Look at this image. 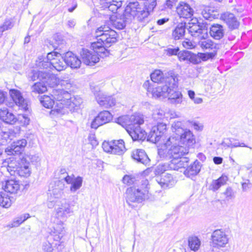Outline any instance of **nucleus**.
<instances>
[{
  "label": "nucleus",
  "mask_w": 252,
  "mask_h": 252,
  "mask_svg": "<svg viewBox=\"0 0 252 252\" xmlns=\"http://www.w3.org/2000/svg\"><path fill=\"white\" fill-rule=\"evenodd\" d=\"M117 123L126 127L133 141H143L146 139L147 133L140 126L144 123L143 118L140 115L134 114L131 116H122L117 119Z\"/></svg>",
  "instance_id": "f257e3e1"
},
{
  "label": "nucleus",
  "mask_w": 252,
  "mask_h": 252,
  "mask_svg": "<svg viewBox=\"0 0 252 252\" xmlns=\"http://www.w3.org/2000/svg\"><path fill=\"white\" fill-rule=\"evenodd\" d=\"M96 42L92 43L91 47L98 49L102 58L109 55L107 48L117 41L118 34L116 31L105 26L98 28L95 32Z\"/></svg>",
  "instance_id": "f03ea898"
},
{
  "label": "nucleus",
  "mask_w": 252,
  "mask_h": 252,
  "mask_svg": "<svg viewBox=\"0 0 252 252\" xmlns=\"http://www.w3.org/2000/svg\"><path fill=\"white\" fill-rule=\"evenodd\" d=\"M172 129L175 136H173L175 139L176 146L187 149L188 154L189 149L193 148L196 143L195 137L192 132L189 129L185 128L182 123L175 121L172 124Z\"/></svg>",
  "instance_id": "7ed1b4c3"
},
{
  "label": "nucleus",
  "mask_w": 252,
  "mask_h": 252,
  "mask_svg": "<svg viewBox=\"0 0 252 252\" xmlns=\"http://www.w3.org/2000/svg\"><path fill=\"white\" fill-rule=\"evenodd\" d=\"M141 189H135L134 187L128 188L126 191V203L131 206V203H141L145 199L149 198L148 191V181L142 180Z\"/></svg>",
  "instance_id": "20e7f679"
},
{
  "label": "nucleus",
  "mask_w": 252,
  "mask_h": 252,
  "mask_svg": "<svg viewBox=\"0 0 252 252\" xmlns=\"http://www.w3.org/2000/svg\"><path fill=\"white\" fill-rule=\"evenodd\" d=\"M173 137H170L164 144L166 149H158V155L160 158L171 159L172 157L179 158L188 152L187 149L176 146V141Z\"/></svg>",
  "instance_id": "39448f33"
},
{
  "label": "nucleus",
  "mask_w": 252,
  "mask_h": 252,
  "mask_svg": "<svg viewBox=\"0 0 252 252\" xmlns=\"http://www.w3.org/2000/svg\"><path fill=\"white\" fill-rule=\"evenodd\" d=\"M52 96L55 100L56 105L54 110L58 113L63 114L65 113L64 108L68 103L70 98V94L68 91L62 89L55 90L53 91Z\"/></svg>",
  "instance_id": "423d86ee"
},
{
  "label": "nucleus",
  "mask_w": 252,
  "mask_h": 252,
  "mask_svg": "<svg viewBox=\"0 0 252 252\" xmlns=\"http://www.w3.org/2000/svg\"><path fill=\"white\" fill-rule=\"evenodd\" d=\"M166 82L168 83V95L171 102L175 104H180L183 101L182 94L179 91H176L174 89L177 87L178 76H171L166 79Z\"/></svg>",
  "instance_id": "0eeeda50"
},
{
  "label": "nucleus",
  "mask_w": 252,
  "mask_h": 252,
  "mask_svg": "<svg viewBox=\"0 0 252 252\" xmlns=\"http://www.w3.org/2000/svg\"><path fill=\"white\" fill-rule=\"evenodd\" d=\"M82 62L89 66L95 65L99 61L100 52L98 49L92 48V49L82 48L80 52Z\"/></svg>",
  "instance_id": "6e6552de"
},
{
  "label": "nucleus",
  "mask_w": 252,
  "mask_h": 252,
  "mask_svg": "<svg viewBox=\"0 0 252 252\" xmlns=\"http://www.w3.org/2000/svg\"><path fill=\"white\" fill-rule=\"evenodd\" d=\"M102 148L107 153L118 155H122L126 150L123 139L105 141L102 144Z\"/></svg>",
  "instance_id": "1a4fd4ad"
},
{
  "label": "nucleus",
  "mask_w": 252,
  "mask_h": 252,
  "mask_svg": "<svg viewBox=\"0 0 252 252\" xmlns=\"http://www.w3.org/2000/svg\"><path fill=\"white\" fill-rule=\"evenodd\" d=\"M166 131V125L163 123H158L157 126L152 127L147 136V140L153 143H156L165 135Z\"/></svg>",
  "instance_id": "9d476101"
},
{
  "label": "nucleus",
  "mask_w": 252,
  "mask_h": 252,
  "mask_svg": "<svg viewBox=\"0 0 252 252\" xmlns=\"http://www.w3.org/2000/svg\"><path fill=\"white\" fill-rule=\"evenodd\" d=\"M127 12H124L122 14H117L110 17V23L112 27L118 30L124 29L127 24L131 22Z\"/></svg>",
  "instance_id": "9b49d317"
},
{
  "label": "nucleus",
  "mask_w": 252,
  "mask_h": 252,
  "mask_svg": "<svg viewBox=\"0 0 252 252\" xmlns=\"http://www.w3.org/2000/svg\"><path fill=\"white\" fill-rule=\"evenodd\" d=\"M9 95L13 102H9L7 104L8 107H13L14 103H15L25 111L28 110V107L27 101L24 98L20 91L14 89H10L9 90Z\"/></svg>",
  "instance_id": "f8f14e48"
},
{
  "label": "nucleus",
  "mask_w": 252,
  "mask_h": 252,
  "mask_svg": "<svg viewBox=\"0 0 252 252\" xmlns=\"http://www.w3.org/2000/svg\"><path fill=\"white\" fill-rule=\"evenodd\" d=\"M28 77L29 81L43 80L51 85L54 84L51 83V81L55 80V82H56V76L51 75L50 73L46 71L32 70L29 73Z\"/></svg>",
  "instance_id": "ddd939ff"
},
{
  "label": "nucleus",
  "mask_w": 252,
  "mask_h": 252,
  "mask_svg": "<svg viewBox=\"0 0 252 252\" xmlns=\"http://www.w3.org/2000/svg\"><path fill=\"white\" fill-rule=\"evenodd\" d=\"M211 237L213 245L215 247H224L228 242L227 236L220 229L215 230L212 233Z\"/></svg>",
  "instance_id": "4468645a"
},
{
  "label": "nucleus",
  "mask_w": 252,
  "mask_h": 252,
  "mask_svg": "<svg viewBox=\"0 0 252 252\" xmlns=\"http://www.w3.org/2000/svg\"><path fill=\"white\" fill-rule=\"evenodd\" d=\"M112 119V116L109 111L106 110L101 111L92 122L91 127L96 129L99 126L109 123Z\"/></svg>",
  "instance_id": "2eb2a0df"
},
{
  "label": "nucleus",
  "mask_w": 252,
  "mask_h": 252,
  "mask_svg": "<svg viewBox=\"0 0 252 252\" xmlns=\"http://www.w3.org/2000/svg\"><path fill=\"white\" fill-rule=\"evenodd\" d=\"M171 76H177L173 71H170L167 74H163L160 70H156L151 74V79L153 82L159 83L160 85H168L166 79Z\"/></svg>",
  "instance_id": "dca6fc26"
},
{
  "label": "nucleus",
  "mask_w": 252,
  "mask_h": 252,
  "mask_svg": "<svg viewBox=\"0 0 252 252\" xmlns=\"http://www.w3.org/2000/svg\"><path fill=\"white\" fill-rule=\"evenodd\" d=\"M176 11L180 18H190L193 14L194 10L191 6L184 1H180L176 7Z\"/></svg>",
  "instance_id": "f3484780"
},
{
  "label": "nucleus",
  "mask_w": 252,
  "mask_h": 252,
  "mask_svg": "<svg viewBox=\"0 0 252 252\" xmlns=\"http://www.w3.org/2000/svg\"><path fill=\"white\" fill-rule=\"evenodd\" d=\"M220 19L227 25L230 30L237 29L239 27L240 23L233 13H224L221 15Z\"/></svg>",
  "instance_id": "a211bd4d"
},
{
  "label": "nucleus",
  "mask_w": 252,
  "mask_h": 252,
  "mask_svg": "<svg viewBox=\"0 0 252 252\" xmlns=\"http://www.w3.org/2000/svg\"><path fill=\"white\" fill-rule=\"evenodd\" d=\"M131 158L138 163L143 164L145 165H149L150 159L145 151L143 149H135L131 154Z\"/></svg>",
  "instance_id": "6ab92c4d"
},
{
  "label": "nucleus",
  "mask_w": 252,
  "mask_h": 252,
  "mask_svg": "<svg viewBox=\"0 0 252 252\" xmlns=\"http://www.w3.org/2000/svg\"><path fill=\"white\" fill-rule=\"evenodd\" d=\"M189 24L188 30L192 36H198L203 33L204 32H206V25L198 22L196 19H192V22L189 23Z\"/></svg>",
  "instance_id": "aec40b11"
},
{
  "label": "nucleus",
  "mask_w": 252,
  "mask_h": 252,
  "mask_svg": "<svg viewBox=\"0 0 252 252\" xmlns=\"http://www.w3.org/2000/svg\"><path fill=\"white\" fill-rule=\"evenodd\" d=\"M64 61L67 65L74 69L80 68L82 62L76 55L70 51L64 54Z\"/></svg>",
  "instance_id": "412c9836"
},
{
  "label": "nucleus",
  "mask_w": 252,
  "mask_h": 252,
  "mask_svg": "<svg viewBox=\"0 0 252 252\" xmlns=\"http://www.w3.org/2000/svg\"><path fill=\"white\" fill-rule=\"evenodd\" d=\"M201 166V163L196 160L192 164L187 166L186 169L184 171V174L186 177L193 179L200 171Z\"/></svg>",
  "instance_id": "4be33fe9"
},
{
  "label": "nucleus",
  "mask_w": 252,
  "mask_h": 252,
  "mask_svg": "<svg viewBox=\"0 0 252 252\" xmlns=\"http://www.w3.org/2000/svg\"><path fill=\"white\" fill-rule=\"evenodd\" d=\"M101 5L104 9L115 13L121 7L122 1L120 0H101Z\"/></svg>",
  "instance_id": "5701e85b"
},
{
  "label": "nucleus",
  "mask_w": 252,
  "mask_h": 252,
  "mask_svg": "<svg viewBox=\"0 0 252 252\" xmlns=\"http://www.w3.org/2000/svg\"><path fill=\"white\" fill-rule=\"evenodd\" d=\"M209 33L214 39L220 40L224 35V28L221 25L214 24L210 27Z\"/></svg>",
  "instance_id": "b1692460"
},
{
  "label": "nucleus",
  "mask_w": 252,
  "mask_h": 252,
  "mask_svg": "<svg viewBox=\"0 0 252 252\" xmlns=\"http://www.w3.org/2000/svg\"><path fill=\"white\" fill-rule=\"evenodd\" d=\"M51 83L54 84L53 85H50L49 83H47V82L44 81L43 80L36 82L32 86V92L38 94H42L45 92L47 90V86L53 87L57 84V78L56 77V82H55V80H52L51 81Z\"/></svg>",
  "instance_id": "393cba45"
},
{
  "label": "nucleus",
  "mask_w": 252,
  "mask_h": 252,
  "mask_svg": "<svg viewBox=\"0 0 252 252\" xmlns=\"http://www.w3.org/2000/svg\"><path fill=\"white\" fill-rule=\"evenodd\" d=\"M24 151V149L20 148L12 143L10 146L5 149V153L8 155L14 156L13 158L15 159L18 158L17 161L19 162V160L21 161L22 157H24L23 153Z\"/></svg>",
  "instance_id": "a878e982"
},
{
  "label": "nucleus",
  "mask_w": 252,
  "mask_h": 252,
  "mask_svg": "<svg viewBox=\"0 0 252 252\" xmlns=\"http://www.w3.org/2000/svg\"><path fill=\"white\" fill-rule=\"evenodd\" d=\"M2 188L5 191L10 193H17L20 190V185L18 181L15 180H9L6 181Z\"/></svg>",
  "instance_id": "bb28decb"
},
{
  "label": "nucleus",
  "mask_w": 252,
  "mask_h": 252,
  "mask_svg": "<svg viewBox=\"0 0 252 252\" xmlns=\"http://www.w3.org/2000/svg\"><path fill=\"white\" fill-rule=\"evenodd\" d=\"M0 118L5 123L14 125L17 121L16 117L7 108L0 110Z\"/></svg>",
  "instance_id": "cd10ccee"
},
{
  "label": "nucleus",
  "mask_w": 252,
  "mask_h": 252,
  "mask_svg": "<svg viewBox=\"0 0 252 252\" xmlns=\"http://www.w3.org/2000/svg\"><path fill=\"white\" fill-rule=\"evenodd\" d=\"M168 89L167 85H160L159 86L152 88L150 94L152 95V97L155 98H165L168 95Z\"/></svg>",
  "instance_id": "c85d7f7f"
},
{
  "label": "nucleus",
  "mask_w": 252,
  "mask_h": 252,
  "mask_svg": "<svg viewBox=\"0 0 252 252\" xmlns=\"http://www.w3.org/2000/svg\"><path fill=\"white\" fill-rule=\"evenodd\" d=\"M198 44L202 49L212 50V52H214L216 54L217 50L220 48V45L214 42L209 39H205L200 41Z\"/></svg>",
  "instance_id": "c756f323"
},
{
  "label": "nucleus",
  "mask_w": 252,
  "mask_h": 252,
  "mask_svg": "<svg viewBox=\"0 0 252 252\" xmlns=\"http://www.w3.org/2000/svg\"><path fill=\"white\" fill-rule=\"evenodd\" d=\"M142 7L140 5L139 3L136 1L134 2H129L126 6L124 12H127L129 15V17H130L131 20L132 17H134L136 13Z\"/></svg>",
  "instance_id": "7c9ffc66"
},
{
  "label": "nucleus",
  "mask_w": 252,
  "mask_h": 252,
  "mask_svg": "<svg viewBox=\"0 0 252 252\" xmlns=\"http://www.w3.org/2000/svg\"><path fill=\"white\" fill-rule=\"evenodd\" d=\"M186 29V23H180L173 31L172 36L175 40H179L183 37Z\"/></svg>",
  "instance_id": "2f4dec72"
},
{
  "label": "nucleus",
  "mask_w": 252,
  "mask_h": 252,
  "mask_svg": "<svg viewBox=\"0 0 252 252\" xmlns=\"http://www.w3.org/2000/svg\"><path fill=\"white\" fill-rule=\"evenodd\" d=\"M51 64L52 69L55 68L59 71L64 70L66 65L64 61V56L62 57L61 54L57 56L56 60H53V63Z\"/></svg>",
  "instance_id": "473e14b6"
},
{
  "label": "nucleus",
  "mask_w": 252,
  "mask_h": 252,
  "mask_svg": "<svg viewBox=\"0 0 252 252\" xmlns=\"http://www.w3.org/2000/svg\"><path fill=\"white\" fill-rule=\"evenodd\" d=\"M73 212L70 209L69 204L65 203L62 204L61 207L57 210V215L58 218H64L67 217V215Z\"/></svg>",
  "instance_id": "72a5a7b5"
},
{
  "label": "nucleus",
  "mask_w": 252,
  "mask_h": 252,
  "mask_svg": "<svg viewBox=\"0 0 252 252\" xmlns=\"http://www.w3.org/2000/svg\"><path fill=\"white\" fill-rule=\"evenodd\" d=\"M227 181L226 176H221L217 180H213L209 186V189L214 191L218 190L220 187L225 185Z\"/></svg>",
  "instance_id": "f704fd0d"
},
{
  "label": "nucleus",
  "mask_w": 252,
  "mask_h": 252,
  "mask_svg": "<svg viewBox=\"0 0 252 252\" xmlns=\"http://www.w3.org/2000/svg\"><path fill=\"white\" fill-rule=\"evenodd\" d=\"M65 41L63 39L62 36L59 34H56L54 35L53 40L52 41L51 45L55 49H60L63 47L65 45Z\"/></svg>",
  "instance_id": "c9c22d12"
},
{
  "label": "nucleus",
  "mask_w": 252,
  "mask_h": 252,
  "mask_svg": "<svg viewBox=\"0 0 252 252\" xmlns=\"http://www.w3.org/2000/svg\"><path fill=\"white\" fill-rule=\"evenodd\" d=\"M158 182L163 188H170L174 183L173 177L171 174L164 175L161 177Z\"/></svg>",
  "instance_id": "e433bc0d"
},
{
  "label": "nucleus",
  "mask_w": 252,
  "mask_h": 252,
  "mask_svg": "<svg viewBox=\"0 0 252 252\" xmlns=\"http://www.w3.org/2000/svg\"><path fill=\"white\" fill-rule=\"evenodd\" d=\"M151 12L147 8L142 7L135 17H136L137 20L140 22H147L148 21V17Z\"/></svg>",
  "instance_id": "4c0bfd02"
},
{
  "label": "nucleus",
  "mask_w": 252,
  "mask_h": 252,
  "mask_svg": "<svg viewBox=\"0 0 252 252\" xmlns=\"http://www.w3.org/2000/svg\"><path fill=\"white\" fill-rule=\"evenodd\" d=\"M201 244V242L198 238L195 236H191L189 237L188 245L192 251H197Z\"/></svg>",
  "instance_id": "58836bf2"
},
{
  "label": "nucleus",
  "mask_w": 252,
  "mask_h": 252,
  "mask_svg": "<svg viewBox=\"0 0 252 252\" xmlns=\"http://www.w3.org/2000/svg\"><path fill=\"white\" fill-rule=\"evenodd\" d=\"M39 100L42 106L46 108H52L54 105H56L55 101L48 95L41 96Z\"/></svg>",
  "instance_id": "ea45409f"
},
{
  "label": "nucleus",
  "mask_w": 252,
  "mask_h": 252,
  "mask_svg": "<svg viewBox=\"0 0 252 252\" xmlns=\"http://www.w3.org/2000/svg\"><path fill=\"white\" fill-rule=\"evenodd\" d=\"M22 164L23 165L16 169L17 173L21 177H28L30 176L31 175V170L29 164L25 163Z\"/></svg>",
  "instance_id": "a19ab883"
},
{
  "label": "nucleus",
  "mask_w": 252,
  "mask_h": 252,
  "mask_svg": "<svg viewBox=\"0 0 252 252\" xmlns=\"http://www.w3.org/2000/svg\"><path fill=\"white\" fill-rule=\"evenodd\" d=\"M11 205V200L6 192H0V205L2 207L8 208Z\"/></svg>",
  "instance_id": "79ce46f5"
},
{
  "label": "nucleus",
  "mask_w": 252,
  "mask_h": 252,
  "mask_svg": "<svg viewBox=\"0 0 252 252\" xmlns=\"http://www.w3.org/2000/svg\"><path fill=\"white\" fill-rule=\"evenodd\" d=\"M15 134L13 130L9 129L6 131H1L0 133V138L3 140V143H6L12 140Z\"/></svg>",
  "instance_id": "37998d69"
},
{
  "label": "nucleus",
  "mask_w": 252,
  "mask_h": 252,
  "mask_svg": "<svg viewBox=\"0 0 252 252\" xmlns=\"http://www.w3.org/2000/svg\"><path fill=\"white\" fill-rule=\"evenodd\" d=\"M171 159L168 164L169 168L170 169L178 170L179 168L185 167L183 163H181L179 158L172 157Z\"/></svg>",
  "instance_id": "c03bdc74"
},
{
  "label": "nucleus",
  "mask_w": 252,
  "mask_h": 252,
  "mask_svg": "<svg viewBox=\"0 0 252 252\" xmlns=\"http://www.w3.org/2000/svg\"><path fill=\"white\" fill-rule=\"evenodd\" d=\"M116 100L112 96H108L105 97V100H100L98 99V104L104 108H107L115 105Z\"/></svg>",
  "instance_id": "a18cd8bd"
},
{
  "label": "nucleus",
  "mask_w": 252,
  "mask_h": 252,
  "mask_svg": "<svg viewBox=\"0 0 252 252\" xmlns=\"http://www.w3.org/2000/svg\"><path fill=\"white\" fill-rule=\"evenodd\" d=\"M83 178L80 176L76 177L71 184L70 190L72 192H75L79 189L82 185Z\"/></svg>",
  "instance_id": "49530a36"
},
{
  "label": "nucleus",
  "mask_w": 252,
  "mask_h": 252,
  "mask_svg": "<svg viewBox=\"0 0 252 252\" xmlns=\"http://www.w3.org/2000/svg\"><path fill=\"white\" fill-rule=\"evenodd\" d=\"M179 50L180 48L178 47H175L172 45H169L164 49L163 53L166 56L169 57L172 56H177Z\"/></svg>",
  "instance_id": "de8ad7c7"
},
{
  "label": "nucleus",
  "mask_w": 252,
  "mask_h": 252,
  "mask_svg": "<svg viewBox=\"0 0 252 252\" xmlns=\"http://www.w3.org/2000/svg\"><path fill=\"white\" fill-rule=\"evenodd\" d=\"M39 157L36 155H27L26 156H24L22 157V158H21V163H27L29 164L30 162H37L39 161Z\"/></svg>",
  "instance_id": "09e8293b"
},
{
  "label": "nucleus",
  "mask_w": 252,
  "mask_h": 252,
  "mask_svg": "<svg viewBox=\"0 0 252 252\" xmlns=\"http://www.w3.org/2000/svg\"><path fill=\"white\" fill-rule=\"evenodd\" d=\"M36 65L40 69H52V64L46 60V58H38V61H36Z\"/></svg>",
  "instance_id": "8fccbe9b"
},
{
  "label": "nucleus",
  "mask_w": 252,
  "mask_h": 252,
  "mask_svg": "<svg viewBox=\"0 0 252 252\" xmlns=\"http://www.w3.org/2000/svg\"><path fill=\"white\" fill-rule=\"evenodd\" d=\"M82 100L80 97L76 98L73 97L69 99L68 102L70 103L69 105L71 107H73L74 108V110H77L81 104L82 103Z\"/></svg>",
  "instance_id": "3c124183"
},
{
  "label": "nucleus",
  "mask_w": 252,
  "mask_h": 252,
  "mask_svg": "<svg viewBox=\"0 0 252 252\" xmlns=\"http://www.w3.org/2000/svg\"><path fill=\"white\" fill-rule=\"evenodd\" d=\"M216 54L214 52L210 53H199V59L200 62L202 61H206L209 59H212Z\"/></svg>",
  "instance_id": "603ef678"
},
{
  "label": "nucleus",
  "mask_w": 252,
  "mask_h": 252,
  "mask_svg": "<svg viewBox=\"0 0 252 252\" xmlns=\"http://www.w3.org/2000/svg\"><path fill=\"white\" fill-rule=\"evenodd\" d=\"M164 116V112L162 110L156 109L154 110L152 118L155 121H158L162 119Z\"/></svg>",
  "instance_id": "864d4df0"
},
{
  "label": "nucleus",
  "mask_w": 252,
  "mask_h": 252,
  "mask_svg": "<svg viewBox=\"0 0 252 252\" xmlns=\"http://www.w3.org/2000/svg\"><path fill=\"white\" fill-rule=\"evenodd\" d=\"M222 194L224 195L226 200L232 199L235 197L233 189L230 187L227 188L226 190L222 193Z\"/></svg>",
  "instance_id": "5fc2aeb1"
},
{
  "label": "nucleus",
  "mask_w": 252,
  "mask_h": 252,
  "mask_svg": "<svg viewBox=\"0 0 252 252\" xmlns=\"http://www.w3.org/2000/svg\"><path fill=\"white\" fill-rule=\"evenodd\" d=\"M188 61L194 64L200 63L199 53L196 54L190 52Z\"/></svg>",
  "instance_id": "6e6d98bb"
},
{
  "label": "nucleus",
  "mask_w": 252,
  "mask_h": 252,
  "mask_svg": "<svg viewBox=\"0 0 252 252\" xmlns=\"http://www.w3.org/2000/svg\"><path fill=\"white\" fill-rule=\"evenodd\" d=\"M13 27V24L10 20H6L3 25L0 26V34L1 35L3 32L10 29Z\"/></svg>",
  "instance_id": "4d7b16f0"
},
{
  "label": "nucleus",
  "mask_w": 252,
  "mask_h": 252,
  "mask_svg": "<svg viewBox=\"0 0 252 252\" xmlns=\"http://www.w3.org/2000/svg\"><path fill=\"white\" fill-rule=\"evenodd\" d=\"M190 54V51H180L179 50V53L177 55L178 58L180 61H188Z\"/></svg>",
  "instance_id": "13d9d810"
},
{
  "label": "nucleus",
  "mask_w": 252,
  "mask_h": 252,
  "mask_svg": "<svg viewBox=\"0 0 252 252\" xmlns=\"http://www.w3.org/2000/svg\"><path fill=\"white\" fill-rule=\"evenodd\" d=\"M72 83L70 79L62 80L61 81V85L69 92H71L70 89L72 86Z\"/></svg>",
  "instance_id": "bf43d9fd"
},
{
  "label": "nucleus",
  "mask_w": 252,
  "mask_h": 252,
  "mask_svg": "<svg viewBox=\"0 0 252 252\" xmlns=\"http://www.w3.org/2000/svg\"><path fill=\"white\" fill-rule=\"evenodd\" d=\"M60 54L56 52H52L48 53L45 58L46 60H48L52 64L53 63V60H56L57 56H59Z\"/></svg>",
  "instance_id": "052dcab7"
},
{
  "label": "nucleus",
  "mask_w": 252,
  "mask_h": 252,
  "mask_svg": "<svg viewBox=\"0 0 252 252\" xmlns=\"http://www.w3.org/2000/svg\"><path fill=\"white\" fill-rule=\"evenodd\" d=\"M12 143L15 144V145L17 146L19 148L24 150L27 144V141L25 139H22L14 141Z\"/></svg>",
  "instance_id": "680f3d73"
},
{
  "label": "nucleus",
  "mask_w": 252,
  "mask_h": 252,
  "mask_svg": "<svg viewBox=\"0 0 252 252\" xmlns=\"http://www.w3.org/2000/svg\"><path fill=\"white\" fill-rule=\"evenodd\" d=\"M90 87L92 92L94 93L95 98H96V95L102 93L100 91L99 87L97 85H95L94 83L91 84L90 85Z\"/></svg>",
  "instance_id": "e2e57ef3"
},
{
  "label": "nucleus",
  "mask_w": 252,
  "mask_h": 252,
  "mask_svg": "<svg viewBox=\"0 0 252 252\" xmlns=\"http://www.w3.org/2000/svg\"><path fill=\"white\" fill-rule=\"evenodd\" d=\"M50 191H51L50 193L52 194L55 198H59L61 196L62 194L63 193V189H58L55 188L53 189L52 190L49 189Z\"/></svg>",
  "instance_id": "0e129e2a"
},
{
  "label": "nucleus",
  "mask_w": 252,
  "mask_h": 252,
  "mask_svg": "<svg viewBox=\"0 0 252 252\" xmlns=\"http://www.w3.org/2000/svg\"><path fill=\"white\" fill-rule=\"evenodd\" d=\"M123 181L124 184L130 185L134 183V182L135 181V178L129 175H126L123 177Z\"/></svg>",
  "instance_id": "69168bd1"
},
{
  "label": "nucleus",
  "mask_w": 252,
  "mask_h": 252,
  "mask_svg": "<svg viewBox=\"0 0 252 252\" xmlns=\"http://www.w3.org/2000/svg\"><path fill=\"white\" fill-rule=\"evenodd\" d=\"M148 5L147 8L152 12L157 4V0H147Z\"/></svg>",
  "instance_id": "338daca9"
},
{
  "label": "nucleus",
  "mask_w": 252,
  "mask_h": 252,
  "mask_svg": "<svg viewBox=\"0 0 252 252\" xmlns=\"http://www.w3.org/2000/svg\"><path fill=\"white\" fill-rule=\"evenodd\" d=\"M43 250L46 252H50L52 251L51 244L49 242H46L43 243L42 246Z\"/></svg>",
  "instance_id": "774afa93"
}]
</instances>
